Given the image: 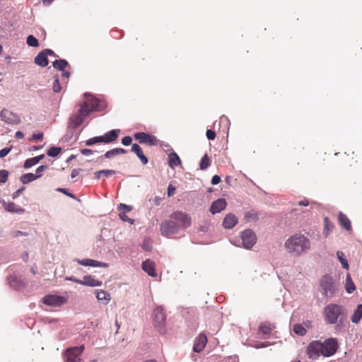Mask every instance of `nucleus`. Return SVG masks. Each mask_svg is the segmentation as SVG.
I'll return each instance as SVG.
<instances>
[{
  "mask_svg": "<svg viewBox=\"0 0 362 362\" xmlns=\"http://www.w3.org/2000/svg\"><path fill=\"white\" fill-rule=\"evenodd\" d=\"M324 319L328 325H335L340 329L344 327L347 320V312L341 305L329 303L324 308Z\"/></svg>",
  "mask_w": 362,
  "mask_h": 362,
  "instance_id": "nucleus-2",
  "label": "nucleus"
},
{
  "mask_svg": "<svg viewBox=\"0 0 362 362\" xmlns=\"http://www.w3.org/2000/svg\"><path fill=\"white\" fill-rule=\"evenodd\" d=\"M47 168V165H40L39 167H37V168L36 169V171H35V175H39V177H40L42 176V173Z\"/></svg>",
  "mask_w": 362,
  "mask_h": 362,
  "instance_id": "nucleus-53",
  "label": "nucleus"
},
{
  "mask_svg": "<svg viewBox=\"0 0 362 362\" xmlns=\"http://www.w3.org/2000/svg\"><path fill=\"white\" fill-rule=\"evenodd\" d=\"M180 226L172 220H166L161 223L160 230L162 235L170 237L177 234L180 230Z\"/></svg>",
  "mask_w": 362,
  "mask_h": 362,
  "instance_id": "nucleus-6",
  "label": "nucleus"
},
{
  "mask_svg": "<svg viewBox=\"0 0 362 362\" xmlns=\"http://www.w3.org/2000/svg\"><path fill=\"white\" fill-rule=\"evenodd\" d=\"M221 182V177L219 175H215L212 177L211 184L213 185H218Z\"/></svg>",
  "mask_w": 362,
  "mask_h": 362,
  "instance_id": "nucleus-59",
  "label": "nucleus"
},
{
  "mask_svg": "<svg viewBox=\"0 0 362 362\" xmlns=\"http://www.w3.org/2000/svg\"><path fill=\"white\" fill-rule=\"evenodd\" d=\"M117 209L119 211H125V213H126V212L130 211L132 209V206L121 203L118 205Z\"/></svg>",
  "mask_w": 362,
  "mask_h": 362,
  "instance_id": "nucleus-46",
  "label": "nucleus"
},
{
  "mask_svg": "<svg viewBox=\"0 0 362 362\" xmlns=\"http://www.w3.org/2000/svg\"><path fill=\"white\" fill-rule=\"evenodd\" d=\"M339 221L340 225L346 230H349L351 228V224L348 217L344 215L342 212L339 213Z\"/></svg>",
  "mask_w": 362,
  "mask_h": 362,
  "instance_id": "nucleus-27",
  "label": "nucleus"
},
{
  "mask_svg": "<svg viewBox=\"0 0 362 362\" xmlns=\"http://www.w3.org/2000/svg\"><path fill=\"white\" fill-rule=\"evenodd\" d=\"M221 362H238V359L235 356H229L227 358L223 360Z\"/></svg>",
  "mask_w": 362,
  "mask_h": 362,
  "instance_id": "nucleus-64",
  "label": "nucleus"
},
{
  "mask_svg": "<svg viewBox=\"0 0 362 362\" xmlns=\"http://www.w3.org/2000/svg\"><path fill=\"white\" fill-rule=\"evenodd\" d=\"M66 301L65 297L59 295H47L42 299L44 304L51 306H60L66 303Z\"/></svg>",
  "mask_w": 362,
  "mask_h": 362,
  "instance_id": "nucleus-12",
  "label": "nucleus"
},
{
  "mask_svg": "<svg viewBox=\"0 0 362 362\" xmlns=\"http://www.w3.org/2000/svg\"><path fill=\"white\" fill-rule=\"evenodd\" d=\"M74 262H76L78 264H81V265H83V266H86V267H90V262H91V259H74Z\"/></svg>",
  "mask_w": 362,
  "mask_h": 362,
  "instance_id": "nucleus-45",
  "label": "nucleus"
},
{
  "mask_svg": "<svg viewBox=\"0 0 362 362\" xmlns=\"http://www.w3.org/2000/svg\"><path fill=\"white\" fill-rule=\"evenodd\" d=\"M8 283L10 286L14 289H19L23 286V282L18 279L16 273L9 274L7 277Z\"/></svg>",
  "mask_w": 362,
  "mask_h": 362,
  "instance_id": "nucleus-21",
  "label": "nucleus"
},
{
  "mask_svg": "<svg viewBox=\"0 0 362 362\" xmlns=\"http://www.w3.org/2000/svg\"><path fill=\"white\" fill-rule=\"evenodd\" d=\"M227 203L223 198L218 199L212 202L209 211L212 214L221 212L226 209Z\"/></svg>",
  "mask_w": 362,
  "mask_h": 362,
  "instance_id": "nucleus-16",
  "label": "nucleus"
},
{
  "mask_svg": "<svg viewBox=\"0 0 362 362\" xmlns=\"http://www.w3.org/2000/svg\"><path fill=\"white\" fill-rule=\"evenodd\" d=\"M0 117L4 122L13 124L18 122V116L8 109H3L0 113Z\"/></svg>",
  "mask_w": 362,
  "mask_h": 362,
  "instance_id": "nucleus-14",
  "label": "nucleus"
},
{
  "mask_svg": "<svg viewBox=\"0 0 362 362\" xmlns=\"http://www.w3.org/2000/svg\"><path fill=\"white\" fill-rule=\"evenodd\" d=\"M81 282V285L90 287L100 286L103 284L101 281L94 279L90 275L84 276Z\"/></svg>",
  "mask_w": 362,
  "mask_h": 362,
  "instance_id": "nucleus-22",
  "label": "nucleus"
},
{
  "mask_svg": "<svg viewBox=\"0 0 362 362\" xmlns=\"http://www.w3.org/2000/svg\"><path fill=\"white\" fill-rule=\"evenodd\" d=\"M238 223V218L233 214H228L223 220V226L226 229L233 228Z\"/></svg>",
  "mask_w": 362,
  "mask_h": 362,
  "instance_id": "nucleus-18",
  "label": "nucleus"
},
{
  "mask_svg": "<svg viewBox=\"0 0 362 362\" xmlns=\"http://www.w3.org/2000/svg\"><path fill=\"white\" fill-rule=\"evenodd\" d=\"M206 342V336L204 334H200L194 340L193 351L196 353L201 352L205 347Z\"/></svg>",
  "mask_w": 362,
  "mask_h": 362,
  "instance_id": "nucleus-17",
  "label": "nucleus"
},
{
  "mask_svg": "<svg viewBox=\"0 0 362 362\" xmlns=\"http://www.w3.org/2000/svg\"><path fill=\"white\" fill-rule=\"evenodd\" d=\"M116 173L115 170H101L95 173L96 178L100 179L101 176L109 177Z\"/></svg>",
  "mask_w": 362,
  "mask_h": 362,
  "instance_id": "nucleus-34",
  "label": "nucleus"
},
{
  "mask_svg": "<svg viewBox=\"0 0 362 362\" xmlns=\"http://www.w3.org/2000/svg\"><path fill=\"white\" fill-rule=\"evenodd\" d=\"M34 62L37 65L41 67H45L49 64L47 57L43 50L40 52L35 57Z\"/></svg>",
  "mask_w": 362,
  "mask_h": 362,
  "instance_id": "nucleus-24",
  "label": "nucleus"
},
{
  "mask_svg": "<svg viewBox=\"0 0 362 362\" xmlns=\"http://www.w3.org/2000/svg\"><path fill=\"white\" fill-rule=\"evenodd\" d=\"M119 129H112L106 132L104 135L101 136L102 142L109 144L115 141L118 138Z\"/></svg>",
  "mask_w": 362,
  "mask_h": 362,
  "instance_id": "nucleus-20",
  "label": "nucleus"
},
{
  "mask_svg": "<svg viewBox=\"0 0 362 362\" xmlns=\"http://www.w3.org/2000/svg\"><path fill=\"white\" fill-rule=\"evenodd\" d=\"M320 287L322 295L327 299L334 297L339 291V284L330 274L322 276L320 281Z\"/></svg>",
  "mask_w": 362,
  "mask_h": 362,
  "instance_id": "nucleus-4",
  "label": "nucleus"
},
{
  "mask_svg": "<svg viewBox=\"0 0 362 362\" xmlns=\"http://www.w3.org/2000/svg\"><path fill=\"white\" fill-rule=\"evenodd\" d=\"M168 164L171 168L181 164V160L175 152L173 151L169 154Z\"/></svg>",
  "mask_w": 362,
  "mask_h": 362,
  "instance_id": "nucleus-30",
  "label": "nucleus"
},
{
  "mask_svg": "<svg viewBox=\"0 0 362 362\" xmlns=\"http://www.w3.org/2000/svg\"><path fill=\"white\" fill-rule=\"evenodd\" d=\"M307 354L309 358L313 360H316L320 356H323L322 342L320 341H313L310 342L307 347Z\"/></svg>",
  "mask_w": 362,
  "mask_h": 362,
  "instance_id": "nucleus-9",
  "label": "nucleus"
},
{
  "mask_svg": "<svg viewBox=\"0 0 362 362\" xmlns=\"http://www.w3.org/2000/svg\"><path fill=\"white\" fill-rule=\"evenodd\" d=\"M362 318V304H358L351 317L352 323L358 324Z\"/></svg>",
  "mask_w": 362,
  "mask_h": 362,
  "instance_id": "nucleus-28",
  "label": "nucleus"
},
{
  "mask_svg": "<svg viewBox=\"0 0 362 362\" xmlns=\"http://www.w3.org/2000/svg\"><path fill=\"white\" fill-rule=\"evenodd\" d=\"M25 189V187H22L21 188H19L18 190H16L13 194H12V199H17L20 195L24 191Z\"/></svg>",
  "mask_w": 362,
  "mask_h": 362,
  "instance_id": "nucleus-55",
  "label": "nucleus"
},
{
  "mask_svg": "<svg viewBox=\"0 0 362 362\" xmlns=\"http://www.w3.org/2000/svg\"><path fill=\"white\" fill-rule=\"evenodd\" d=\"M90 267H108V264L105 262H99L91 259Z\"/></svg>",
  "mask_w": 362,
  "mask_h": 362,
  "instance_id": "nucleus-44",
  "label": "nucleus"
},
{
  "mask_svg": "<svg viewBox=\"0 0 362 362\" xmlns=\"http://www.w3.org/2000/svg\"><path fill=\"white\" fill-rule=\"evenodd\" d=\"M333 225L329 223L328 218H324V234L327 236L329 231L332 228Z\"/></svg>",
  "mask_w": 362,
  "mask_h": 362,
  "instance_id": "nucleus-41",
  "label": "nucleus"
},
{
  "mask_svg": "<svg viewBox=\"0 0 362 362\" xmlns=\"http://www.w3.org/2000/svg\"><path fill=\"white\" fill-rule=\"evenodd\" d=\"M65 280L66 281H73V282H75V283H77L78 284H81V279H76V277L73 276H66L65 278Z\"/></svg>",
  "mask_w": 362,
  "mask_h": 362,
  "instance_id": "nucleus-60",
  "label": "nucleus"
},
{
  "mask_svg": "<svg viewBox=\"0 0 362 362\" xmlns=\"http://www.w3.org/2000/svg\"><path fill=\"white\" fill-rule=\"evenodd\" d=\"M337 256L344 269H349V263L346 259L344 257V254L341 251L337 252Z\"/></svg>",
  "mask_w": 362,
  "mask_h": 362,
  "instance_id": "nucleus-36",
  "label": "nucleus"
},
{
  "mask_svg": "<svg viewBox=\"0 0 362 362\" xmlns=\"http://www.w3.org/2000/svg\"><path fill=\"white\" fill-rule=\"evenodd\" d=\"M44 157H45V155L44 154H41L40 156H35V157H33V158H30L26 159L25 160V162H24V164H23L24 168L28 169V168H31L32 166L35 165L42 159H43Z\"/></svg>",
  "mask_w": 362,
  "mask_h": 362,
  "instance_id": "nucleus-26",
  "label": "nucleus"
},
{
  "mask_svg": "<svg viewBox=\"0 0 362 362\" xmlns=\"http://www.w3.org/2000/svg\"><path fill=\"white\" fill-rule=\"evenodd\" d=\"M209 158L206 154H205L201 159V161L199 163V168L201 170H206L209 167Z\"/></svg>",
  "mask_w": 362,
  "mask_h": 362,
  "instance_id": "nucleus-39",
  "label": "nucleus"
},
{
  "mask_svg": "<svg viewBox=\"0 0 362 362\" xmlns=\"http://www.w3.org/2000/svg\"><path fill=\"white\" fill-rule=\"evenodd\" d=\"M355 285L351 278V276L348 274L346 276L345 290L348 293H351L355 290Z\"/></svg>",
  "mask_w": 362,
  "mask_h": 362,
  "instance_id": "nucleus-33",
  "label": "nucleus"
},
{
  "mask_svg": "<svg viewBox=\"0 0 362 362\" xmlns=\"http://www.w3.org/2000/svg\"><path fill=\"white\" fill-rule=\"evenodd\" d=\"M132 139L129 136H126L123 137L122 139V144L126 146H129L132 144Z\"/></svg>",
  "mask_w": 362,
  "mask_h": 362,
  "instance_id": "nucleus-52",
  "label": "nucleus"
},
{
  "mask_svg": "<svg viewBox=\"0 0 362 362\" xmlns=\"http://www.w3.org/2000/svg\"><path fill=\"white\" fill-rule=\"evenodd\" d=\"M142 248L146 251H150L151 250V245L148 239H145L141 245Z\"/></svg>",
  "mask_w": 362,
  "mask_h": 362,
  "instance_id": "nucleus-49",
  "label": "nucleus"
},
{
  "mask_svg": "<svg viewBox=\"0 0 362 362\" xmlns=\"http://www.w3.org/2000/svg\"><path fill=\"white\" fill-rule=\"evenodd\" d=\"M119 218L123 221H127V222H129L131 224H133L134 223V220L129 218L127 215H126V213L125 211H120L119 214Z\"/></svg>",
  "mask_w": 362,
  "mask_h": 362,
  "instance_id": "nucleus-47",
  "label": "nucleus"
},
{
  "mask_svg": "<svg viewBox=\"0 0 362 362\" xmlns=\"http://www.w3.org/2000/svg\"><path fill=\"white\" fill-rule=\"evenodd\" d=\"M338 349V341L334 338H329L322 342L323 356L329 357L334 355Z\"/></svg>",
  "mask_w": 362,
  "mask_h": 362,
  "instance_id": "nucleus-8",
  "label": "nucleus"
},
{
  "mask_svg": "<svg viewBox=\"0 0 362 362\" xmlns=\"http://www.w3.org/2000/svg\"><path fill=\"white\" fill-rule=\"evenodd\" d=\"M293 332L298 336L303 337L306 334V330L302 324H295L293 327Z\"/></svg>",
  "mask_w": 362,
  "mask_h": 362,
  "instance_id": "nucleus-35",
  "label": "nucleus"
},
{
  "mask_svg": "<svg viewBox=\"0 0 362 362\" xmlns=\"http://www.w3.org/2000/svg\"><path fill=\"white\" fill-rule=\"evenodd\" d=\"M102 142V137L101 136H94L93 138H90L86 141V146H93L98 143Z\"/></svg>",
  "mask_w": 362,
  "mask_h": 362,
  "instance_id": "nucleus-40",
  "label": "nucleus"
},
{
  "mask_svg": "<svg viewBox=\"0 0 362 362\" xmlns=\"http://www.w3.org/2000/svg\"><path fill=\"white\" fill-rule=\"evenodd\" d=\"M175 187L170 185L168 187V197H171L175 194Z\"/></svg>",
  "mask_w": 362,
  "mask_h": 362,
  "instance_id": "nucleus-63",
  "label": "nucleus"
},
{
  "mask_svg": "<svg viewBox=\"0 0 362 362\" xmlns=\"http://www.w3.org/2000/svg\"><path fill=\"white\" fill-rule=\"evenodd\" d=\"M86 100L81 105L77 112L71 115L69 117L68 129L71 135L74 130L78 127L84 121L85 118L90 115L92 112L101 110V103L98 99L93 97L89 93H85Z\"/></svg>",
  "mask_w": 362,
  "mask_h": 362,
  "instance_id": "nucleus-1",
  "label": "nucleus"
},
{
  "mask_svg": "<svg viewBox=\"0 0 362 362\" xmlns=\"http://www.w3.org/2000/svg\"><path fill=\"white\" fill-rule=\"evenodd\" d=\"M170 218L181 223V226L184 228L191 225L190 217L182 211H175L170 215Z\"/></svg>",
  "mask_w": 362,
  "mask_h": 362,
  "instance_id": "nucleus-13",
  "label": "nucleus"
},
{
  "mask_svg": "<svg viewBox=\"0 0 362 362\" xmlns=\"http://www.w3.org/2000/svg\"><path fill=\"white\" fill-rule=\"evenodd\" d=\"M285 247L290 254L300 256L310 248V241L303 235L295 234L286 240Z\"/></svg>",
  "mask_w": 362,
  "mask_h": 362,
  "instance_id": "nucleus-3",
  "label": "nucleus"
},
{
  "mask_svg": "<svg viewBox=\"0 0 362 362\" xmlns=\"http://www.w3.org/2000/svg\"><path fill=\"white\" fill-rule=\"evenodd\" d=\"M81 153L86 156H90L93 153V151L91 149L83 148L81 150Z\"/></svg>",
  "mask_w": 362,
  "mask_h": 362,
  "instance_id": "nucleus-61",
  "label": "nucleus"
},
{
  "mask_svg": "<svg viewBox=\"0 0 362 362\" xmlns=\"http://www.w3.org/2000/svg\"><path fill=\"white\" fill-rule=\"evenodd\" d=\"M26 42L28 45H29L30 47H37L39 46L38 40L32 35L28 36L26 39Z\"/></svg>",
  "mask_w": 362,
  "mask_h": 362,
  "instance_id": "nucleus-37",
  "label": "nucleus"
},
{
  "mask_svg": "<svg viewBox=\"0 0 362 362\" xmlns=\"http://www.w3.org/2000/svg\"><path fill=\"white\" fill-rule=\"evenodd\" d=\"M302 325H303V327L307 331L308 329H310L313 327L312 321L306 320L303 322Z\"/></svg>",
  "mask_w": 362,
  "mask_h": 362,
  "instance_id": "nucleus-57",
  "label": "nucleus"
},
{
  "mask_svg": "<svg viewBox=\"0 0 362 362\" xmlns=\"http://www.w3.org/2000/svg\"><path fill=\"white\" fill-rule=\"evenodd\" d=\"M243 245L245 248L250 249L256 243L257 238L255 233L250 229H246L240 234Z\"/></svg>",
  "mask_w": 362,
  "mask_h": 362,
  "instance_id": "nucleus-10",
  "label": "nucleus"
},
{
  "mask_svg": "<svg viewBox=\"0 0 362 362\" xmlns=\"http://www.w3.org/2000/svg\"><path fill=\"white\" fill-rule=\"evenodd\" d=\"M0 202L2 203L4 208L6 211L18 214H23L25 212L24 209L13 202H6L4 200L1 199H0Z\"/></svg>",
  "mask_w": 362,
  "mask_h": 362,
  "instance_id": "nucleus-15",
  "label": "nucleus"
},
{
  "mask_svg": "<svg viewBox=\"0 0 362 362\" xmlns=\"http://www.w3.org/2000/svg\"><path fill=\"white\" fill-rule=\"evenodd\" d=\"M206 135L209 140H214L216 137L215 132L211 129H207Z\"/></svg>",
  "mask_w": 362,
  "mask_h": 362,
  "instance_id": "nucleus-54",
  "label": "nucleus"
},
{
  "mask_svg": "<svg viewBox=\"0 0 362 362\" xmlns=\"http://www.w3.org/2000/svg\"><path fill=\"white\" fill-rule=\"evenodd\" d=\"M117 156V153L115 148H112L110 151H107L105 154L104 157L107 159H111L112 157Z\"/></svg>",
  "mask_w": 362,
  "mask_h": 362,
  "instance_id": "nucleus-48",
  "label": "nucleus"
},
{
  "mask_svg": "<svg viewBox=\"0 0 362 362\" xmlns=\"http://www.w3.org/2000/svg\"><path fill=\"white\" fill-rule=\"evenodd\" d=\"M61 147L52 146L48 149L47 153L50 157H56L61 153Z\"/></svg>",
  "mask_w": 362,
  "mask_h": 362,
  "instance_id": "nucleus-38",
  "label": "nucleus"
},
{
  "mask_svg": "<svg viewBox=\"0 0 362 362\" xmlns=\"http://www.w3.org/2000/svg\"><path fill=\"white\" fill-rule=\"evenodd\" d=\"M134 138L139 141L140 144H146L148 146H156L159 140L154 136L145 132H137L134 134Z\"/></svg>",
  "mask_w": 362,
  "mask_h": 362,
  "instance_id": "nucleus-11",
  "label": "nucleus"
},
{
  "mask_svg": "<svg viewBox=\"0 0 362 362\" xmlns=\"http://www.w3.org/2000/svg\"><path fill=\"white\" fill-rule=\"evenodd\" d=\"M58 192H62L63 194L71 197V198H74V199H76V197L74 194H71V193H69L67 192V190L64 188H58L57 189Z\"/></svg>",
  "mask_w": 362,
  "mask_h": 362,
  "instance_id": "nucleus-58",
  "label": "nucleus"
},
{
  "mask_svg": "<svg viewBox=\"0 0 362 362\" xmlns=\"http://www.w3.org/2000/svg\"><path fill=\"white\" fill-rule=\"evenodd\" d=\"M52 89L54 93H59L62 90V86L59 83L58 76L54 77V81L52 86Z\"/></svg>",
  "mask_w": 362,
  "mask_h": 362,
  "instance_id": "nucleus-43",
  "label": "nucleus"
},
{
  "mask_svg": "<svg viewBox=\"0 0 362 362\" xmlns=\"http://www.w3.org/2000/svg\"><path fill=\"white\" fill-rule=\"evenodd\" d=\"M96 297L98 300L104 305H107L110 300V295L103 290L98 291Z\"/></svg>",
  "mask_w": 362,
  "mask_h": 362,
  "instance_id": "nucleus-29",
  "label": "nucleus"
},
{
  "mask_svg": "<svg viewBox=\"0 0 362 362\" xmlns=\"http://www.w3.org/2000/svg\"><path fill=\"white\" fill-rule=\"evenodd\" d=\"M23 235L26 236V235H28V233L21 231V230H16L13 233V237H14V238H17V237L23 236Z\"/></svg>",
  "mask_w": 362,
  "mask_h": 362,
  "instance_id": "nucleus-62",
  "label": "nucleus"
},
{
  "mask_svg": "<svg viewBox=\"0 0 362 362\" xmlns=\"http://www.w3.org/2000/svg\"><path fill=\"white\" fill-rule=\"evenodd\" d=\"M132 151L134 152L137 157L140 159L141 162L146 165L148 163V158L144 154V152L142 151V148L140 147V146L137 144H134L132 146Z\"/></svg>",
  "mask_w": 362,
  "mask_h": 362,
  "instance_id": "nucleus-23",
  "label": "nucleus"
},
{
  "mask_svg": "<svg viewBox=\"0 0 362 362\" xmlns=\"http://www.w3.org/2000/svg\"><path fill=\"white\" fill-rule=\"evenodd\" d=\"M84 350V346H73L66 349L64 358L66 362H79L81 355Z\"/></svg>",
  "mask_w": 362,
  "mask_h": 362,
  "instance_id": "nucleus-5",
  "label": "nucleus"
},
{
  "mask_svg": "<svg viewBox=\"0 0 362 362\" xmlns=\"http://www.w3.org/2000/svg\"><path fill=\"white\" fill-rule=\"evenodd\" d=\"M271 344H272L269 342H256L254 345H252V346L255 347V349H262L267 347Z\"/></svg>",
  "mask_w": 362,
  "mask_h": 362,
  "instance_id": "nucleus-50",
  "label": "nucleus"
},
{
  "mask_svg": "<svg viewBox=\"0 0 362 362\" xmlns=\"http://www.w3.org/2000/svg\"><path fill=\"white\" fill-rule=\"evenodd\" d=\"M8 171L6 170H0V183L4 184L7 182L8 177Z\"/></svg>",
  "mask_w": 362,
  "mask_h": 362,
  "instance_id": "nucleus-42",
  "label": "nucleus"
},
{
  "mask_svg": "<svg viewBox=\"0 0 362 362\" xmlns=\"http://www.w3.org/2000/svg\"><path fill=\"white\" fill-rule=\"evenodd\" d=\"M274 328V326L270 323L264 322L262 323L259 328V334L262 338H266L267 335L270 334L272 330Z\"/></svg>",
  "mask_w": 362,
  "mask_h": 362,
  "instance_id": "nucleus-25",
  "label": "nucleus"
},
{
  "mask_svg": "<svg viewBox=\"0 0 362 362\" xmlns=\"http://www.w3.org/2000/svg\"><path fill=\"white\" fill-rule=\"evenodd\" d=\"M68 65V62L64 59H56L52 64L53 67L59 71H63Z\"/></svg>",
  "mask_w": 362,
  "mask_h": 362,
  "instance_id": "nucleus-32",
  "label": "nucleus"
},
{
  "mask_svg": "<svg viewBox=\"0 0 362 362\" xmlns=\"http://www.w3.org/2000/svg\"><path fill=\"white\" fill-rule=\"evenodd\" d=\"M11 147H6L0 151V158H3L6 157L11 151Z\"/></svg>",
  "mask_w": 362,
  "mask_h": 362,
  "instance_id": "nucleus-51",
  "label": "nucleus"
},
{
  "mask_svg": "<svg viewBox=\"0 0 362 362\" xmlns=\"http://www.w3.org/2000/svg\"><path fill=\"white\" fill-rule=\"evenodd\" d=\"M39 178V175H35L34 173H28L21 176L20 180L23 185L28 184Z\"/></svg>",
  "mask_w": 362,
  "mask_h": 362,
  "instance_id": "nucleus-31",
  "label": "nucleus"
},
{
  "mask_svg": "<svg viewBox=\"0 0 362 362\" xmlns=\"http://www.w3.org/2000/svg\"><path fill=\"white\" fill-rule=\"evenodd\" d=\"M245 217L249 219H257L258 218V214L257 213H253V212H247L245 214Z\"/></svg>",
  "mask_w": 362,
  "mask_h": 362,
  "instance_id": "nucleus-56",
  "label": "nucleus"
},
{
  "mask_svg": "<svg viewBox=\"0 0 362 362\" xmlns=\"http://www.w3.org/2000/svg\"><path fill=\"white\" fill-rule=\"evenodd\" d=\"M165 320L166 316L163 312V307H156L153 310V322L155 327L158 328L160 333L163 332Z\"/></svg>",
  "mask_w": 362,
  "mask_h": 362,
  "instance_id": "nucleus-7",
  "label": "nucleus"
},
{
  "mask_svg": "<svg viewBox=\"0 0 362 362\" xmlns=\"http://www.w3.org/2000/svg\"><path fill=\"white\" fill-rule=\"evenodd\" d=\"M142 269L146 272L149 276L152 277H156L157 276V273L155 270V264L154 263L150 260L146 259L142 262Z\"/></svg>",
  "mask_w": 362,
  "mask_h": 362,
  "instance_id": "nucleus-19",
  "label": "nucleus"
}]
</instances>
